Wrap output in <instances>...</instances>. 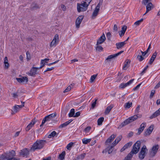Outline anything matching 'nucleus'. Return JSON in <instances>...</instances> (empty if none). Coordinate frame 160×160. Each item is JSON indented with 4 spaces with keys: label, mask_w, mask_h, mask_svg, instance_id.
<instances>
[{
    "label": "nucleus",
    "mask_w": 160,
    "mask_h": 160,
    "mask_svg": "<svg viewBox=\"0 0 160 160\" xmlns=\"http://www.w3.org/2000/svg\"><path fill=\"white\" fill-rule=\"evenodd\" d=\"M143 18H141L140 20L134 23V24L136 26H138L143 21Z\"/></svg>",
    "instance_id": "nucleus-40"
},
{
    "label": "nucleus",
    "mask_w": 160,
    "mask_h": 160,
    "mask_svg": "<svg viewBox=\"0 0 160 160\" xmlns=\"http://www.w3.org/2000/svg\"><path fill=\"white\" fill-rule=\"evenodd\" d=\"M46 141L44 140H37L34 143L30 148L31 151H34L36 150H40L44 146Z\"/></svg>",
    "instance_id": "nucleus-2"
},
{
    "label": "nucleus",
    "mask_w": 160,
    "mask_h": 160,
    "mask_svg": "<svg viewBox=\"0 0 160 160\" xmlns=\"http://www.w3.org/2000/svg\"><path fill=\"white\" fill-rule=\"evenodd\" d=\"M97 76V74H94L92 76L90 79V82L92 83L96 79Z\"/></svg>",
    "instance_id": "nucleus-37"
},
{
    "label": "nucleus",
    "mask_w": 160,
    "mask_h": 160,
    "mask_svg": "<svg viewBox=\"0 0 160 160\" xmlns=\"http://www.w3.org/2000/svg\"><path fill=\"white\" fill-rule=\"evenodd\" d=\"M72 121V120H68V121H67L65 123L61 124L60 126V127L61 128H63V127H65L67 125H68L69 123H70Z\"/></svg>",
    "instance_id": "nucleus-27"
},
{
    "label": "nucleus",
    "mask_w": 160,
    "mask_h": 160,
    "mask_svg": "<svg viewBox=\"0 0 160 160\" xmlns=\"http://www.w3.org/2000/svg\"><path fill=\"white\" fill-rule=\"evenodd\" d=\"M91 141V139H87L84 138L82 139V142L83 143L87 144L89 142Z\"/></svg>",
    "instance_id": "nucleus-33"
},
{
    "label": "nucleus",
    "mask_w": 160,
    "mask_h": 160,
    "mask_svg": "<svg viewBox=\"0 0 160 160\" xmlns=\"http://www.w3.org/2000/svg\"><path fill=\"white\" fill-rule=\"evenodd\" d=\"M24 107L23 105H16L14 107L13 111L15 112H17L20 109Z\"/></svg>",
    "instance_id": "nucleus-24"
},
{
    "label": "nucleus",
    "mask_w": 160,
    "mask_h": 160,
    "mask_svg": "<svg viewBox=\"0 0 160 160\" xmlns=\"http://www.w3.org/2000/svg\"><path fill=\"white\" fill-rule=\"evenodd\" d=\"M160 115V108L155 112H154L150 117V119H152Z\"/></svg>",
    "instance_id": "nucleus-20"
},
{
    "label": "nucleus",
    "mask_w": 160,
    "mask_h": 160,
    "mask_svg": "<svg viewBox=\"0 0 160 160\" xmlns=\"http://www.w3.org/2000/svg\"><path fill=\"white\" fill-rule=\"evenodd\" d=\"M141 83H140L139 84H138V85H137L133 89V90H134V91H135L136 90H137V89H138L139 88V87H140V85H141Z\"/></svg>",
    "instance_id": "nucleus-57"
},
{
    "label": "nucleus",
    "mask_w": 160,
    "mask_h": 160,
    "mask_svg": "<svg viewBox=\"0 0 160 160\" xmlns=\"http://www.w3.org/2000/svg\"><path fill=\"white\" fill-rule=\"evenodd\" d=\"M122 138V136L120 135L119 136L117 137L115 140L117 141V142H118L121 140Z\"/></svg>",
    "instance_id": "nucleus-54"
},
{
    "label": "nucleus",
    "mask_w": 160,
    "mask_h": 160,
    "mask_svg": "<svg viewBox=\"0 0 160 160\" xmlns=\"http://www.w3.org/2000/svg\"><path fill=\"white\" fill-rule=\"evenodd\" d=\"M99 10V9L95 8V9L93 12L92 14V17H96L98 14V13Z\"/></svg>",
    "instance_id": "nucleus-36"
},
{
    "label": "nucleus",
    "mask_w": 160,
    "mask_h": 160,
    "mask_svg": "<svg viewBox=\"0 0 160 160\" xmlns=\"http://www.w3.org/2000/svg\"><path fill=\"white\" fill-rule=\"evenodd\" d=\"M54 69V67H52L50 68H48L47 69L44 71V73H45L47 71H51Z\"/></svg>",
    "instance_id": "nucleus-55"
},
{
    "label": "nucleus",
    "mask_w": 160,
    "mask_h": 160,
    "mask_svg": "<svg viewBox=\"0 0 160 160\" xmlns=\"http://www.w3.org/2000/svg\"><path fill=\"white\" fill-rule=\"evenodd\" d=\"M105 35L104 34H103L98 40L97 44L99 45L105 41Z\"/></svg>",
    "instance_id": "nucleus-17"
},
{
    "label": "nucleus",
    "mask_w": 160,
    "mask_h": 160,
    "mask_svg": "<svg viewBox=\"0 0 160 160\" xmlns=\"http://www.w3.org/2000/svg\"><path fill=\"white\" fill-rule=\"evenodd\" d=\"M113 107V105H110L108 106L105 110V113L107 114H108Z\"/></svg>",
    "instance_id": "nucleus-25"
},
{
    "label": "nucleus",
    "mask_w": 160,
    "mask_h": 160,
    "mask_svg": "<svg viewBox=\"0 0 160 160\" xmlns=\"http://www.w3.org/2000/svg\"><path fill=\"white\" fill-rule=\"evenodd\" d=\"M31 8L33 10H35L39 8V7L37 4L34 3L32 4Z\"/></svg>",
    "instance_id": "nucleus-35"
},
{
    "label": "nucleus",
    "mask_w": 160,
    "mask_h": 160,
    "mask_svg": "<svg viewBox=\"0 0 160 160\" xmlns=\"http://www.w3.org/2000/svg\"><path fill=\"white\" fill-rule=\"evenodd\" d=\"M148 65L146 66L145 68L142 71V72L140 73V74L141 75H143V74L146 71L147 69L148 68Z\"/></svg>",
    "instance_id": "nucleus-51"
},
{
    "label": "nucleus",
    "mask_w": 160,
    "mask_h": 160,
    "mask_svg": "<svg viewBox=\"0 0 160 160\" xmlns=\"http://www.w3.org/2000/svg\"><path fill=\"white\" fill-rule=\"evenodd\" d=\"M113 30L115 32H117L118 31V28L116 24L114 25V27L113 28Z\"/></svg>",
    "instance_id": "nucleus-59"
},
{
    "label": "nucleus",
    "mask_w": 160,
    "mask_h": 160,
    "mask_svg": "<svg viewBox=\"0 0 160 160\" xmlns=\"http://www.w3.org/2000/svg\"><path fill=\"white\" fill-rule=\"evenodd\" d=\"M132 157V156L131 155H130V154H128L124 160H131V158Z\"/></svg>",
    "instance_id": "nucleus-48"
},
{
    "label": "nucleus",
    "mask_w": 160,
    "mask_h": 160,
    "mask_svg": "<svg viewBox=\"0 0 160 160\" xmlns=\"http://www.w3.org/2000/svg\"><path fill=\"white\" fill-rule=\"evenodd\" d=\"M142 115L137 114L135 115L132 116L126 119L124 122H123L122 123H121V124L119 125V128H121L125 126L128 125L129 123H131L133 121L137 119L138 118H140L141 117Z\"/></svg>",
    "instance_id": "nucleus-3"
},
{
    "label": "nucleus",
    "mask_w": 160,
    "mask_h": 160,
    "mask_svg": "<svg viewBox=\"0 0 160 160\" xmlns=\"http://www.w3.org/2000/svg\"><path fill=\"white\" fill-rule=\"evenodd\" d=\"M104 120L103 117H101L98 119L97 121L98 124V125H101L102 124Z\"/></svg>",
    "instance_id": "nucleus-30"
},
{
    "label": "nucleus",
    "mask_w": 160,
    "mask_h": 160,
    "mask_svg": "<svg viewBox=\"0 0 160 160\" xmlns=\"http://www.w3.org/2000/svg\"><path fill=\"white\" fill-rule=\"evenodd\" d=\"M61 8L63 11H65L66 10V7L63 4H61Z\"/></svg>",
    "instance_id": "nucleus-56"
},
{
    "label": "nucleus",
    "mask_w": 160,
    "mask_h": 160,
    "mask_svg": "<svg viewBox=\"0 0 160 160\" xmlns=\"http://www.w3.org/2000/svg\"><path fill=\"white\" fill-rule=\"evenodd\" d=\"M59 42V36L58 34H56L52 41L50 44V47H52L54 46H55L57 44V43Z\"/></svg>",
    "instance_id": "nucleus-8"
},
{
    "label": "nucleus",
    "mask_w": 160,
    "mask_h": 160,
    "mask_svg": "<svg viewBox=\"0 0 160 160\" xmlns=\"http://www.w3.org/2000/svg\"><path fill=\"white\" fill-rule=\"evenodd\" d=\"M75 114V110L73 108L70 111V112L68 114L69 117H71L74 116Z\"/></svg>",
    "instance_id": "nucleus-32"
},
{
    "label": "nucleus",
    "mask_w": 160,
    "mask_h": 160,
    "mask_svg": "<svg viewBox=\"0 0 160 160\" xmlns=\"http://www.w3.org/2000/svg\"><path fill=\"white\" fill-rule=\"evenodd\" d=\"M159 146L158 144L155 145L153 146L152 148L151 153L153 156H154L157 153L158 150L159 149Z\"/></svg>",
    "instance_id": "nucleus-11"
},
{
    "label": "nucleus",
    "mask_w": 160,
    "mask_h": 160,
    "mask_svg": "<svg viewBox=\"0 0 160 160\" xmlns=\"http://www.w3.org/2000/svg\"><path fill=\"white\" fill-rule=\"evenodd\" d=\"M155 91L154 90H152L151 91L150 95V97L151 98H152L153 97L155 93Z\"/></svg>",
    "instance_id": "nucleus-63"
},
{
    "label": "nucleus",
    "mask_w": 160,
    "mask_h": 160,
    "mask_svg": "<svg viewBox=\"0 0 160 160\" xmlns=\"http://www.w3.org/2000/svg\"><path fill=\"white\" fill-rule=\"evenodd\" d=\"M132 104V103L131 102L126 103L124 105V107L125 108H129L131 107Z\"/></svg>",
    "instance_id": "nucleus-34"
},
{
    "label": "nucleus",
    "mask_w": 160,
    "mask_h": 160,
    "mask_svg": "<svg viewBox=\"0 0 160 160\" xmlns=\"http://www.w3.org/2000/svg\"><path fill=\"white\" fill-rule=\"evenodd\" d=\"M141 142L140 141H137L133 145L131 151L129 153L132 156L134 154H136L138 152L140 146Z\"/></svg>",
    "instance_id": "nucleus-4"
},
{
    "label": "nucleus",
    "mask_w": 160,
    "mask_h": 160,
    "mask_svg": "<svg viewBox=\"0 0 160 160\" xmlns=\"http://www.w3.org/2000/svg\"><path fill=\"white\" fill-rule=\"evenodd\" d=\"M91 129V128L90 126H88L85 128L84 130V132H85V133H88Z\"/></svg>",
    "instance_id": "nucleus-38"
},
{
    "label": "nucleus",
    "mask_w": 160,
    "mask_h": 160,
    "mask_svg": "<svg viewBox=\"0 0 160 160\" xmlns=\"http://www.w3.org/2000/svg\"><path fill=\"white\" fill-rule=\"evenodd\" d=\"M127 29V27L126 26H124L122 28V31H124V32H125Z\"/></svg>",
    "instance_id": "nucleus-64"
},
{
    "label": "nucleus",
    "mask_w": 160,
    "mask_h": 160,
    "mask_svg": "<svg viewBox=\"0 0 160 160\" xmlns=\"http://www.w3.org/2000/svg\"><path fill=\"white\" fill-rule=\"evenodd\" d=\"M38 69H39V68L33 67L29 72L27 73V74L31 76L35 77L38 73L37 70Z\"/></svg>",
    "instance_id": "nucleus-5"
},
{
    "label": "nucleus",
    "mask_w": 160,
    "mask_h": 160,
    "mask_svg": "<svg viewBox=\"0 0 160 160\" xmlns=\"http://www.w3.org/2000/svg\"><path fill=\"white\" fill-rule=\"evenodd\" d=\"M80 115V112L79 111L76 113L75 115H74V117H77L79 116Z\"/></svg>",
    "instance_id": "nucleus-60"
},
{
    "label": "nucleus",
    "mask_w": 160,
    "mask_h": 160,
    "mask_svg": "<svg viewBox=\"0 0 160 160\" xmlns=\"http://www.w3.org/2000/svg\"><path fill=\"white\" fill-rule=\"evenodd\" d=\"M46 63L44 60H42L41 62V66L39 68V69H40L43 67L45 66Z\"/></svg>",
    "instance_id": "nucleus-46"
},
{
    "label": "nucleus",
    "mask_w": 160,
    "mask_h": 160,
    "mask_svg": "<svg viewBox=\"0 0 160 160\" xmlns=\"http://www.w3.org/2000/svg\"><path fill=\"white\" fill-rule=\"evenodd\" d=\"M56 113H55L51 114L46 116L43 119V122H46L47 121H49L52 120V119L56 117Z\"/></svg>",
    "instance_id": "nucleus-7"
},
{
    "label": "nucleus",
    "mask_w": 160,
    "mask_h": 160,
    "mask_svg": "<svg viewBox=\"0 0 160 160\" xmlns=\"http://www.w3.org/2000/svg\"><path fill=\"white\" fill-rule=\"evenodd\" d=\"M147 151L146 146H143L139 154V158L140 159L142 160L144 158Z\"/></svg>",
    "instance_id": "nucleus-6"
},
{
    "label": "nucleus",
    "mask_w": 160,
    "mask_h": 160,
    "mask_svg": "<svg viewBox=\"0 0 160 160\" xmlns=\"http://www.w3.org/2000/svg\"><path fill=\"white\" fill-rule=\"evenodd\" d=\"M85 155V153L82 154L78 156L75 159L73 160H78L79 159L82 160L84 158Z\"/></svg>",
    "instance_id": "nucleus-26"
},
{
    "label": "nucleus",
    "mask_w": 160,
    "mask_h": 160,
    "mask_svg": "<svg viewBox=\"0 0 160 160\" xmlns=\"http://www.w3.org/2000/svg\"><path fill=\"white\" fill-rule=\"evenodd\" d=\"M103 2L102 0H100L99 1V3L97 4L96 8L100 9V8L101 5L102 4Z\"/></svg>",
    "instance_id": "nucleus-45"
},
{
    "label": "nucleus",
    "mask_w": 160,
    "mask_h": 160,
    "mask_svg": "<svg viewBox=\"0 0 160 160\" xmlns=\"http://www.w3.org/2000/svg\"><path fill=\"white\" fill-rule=\"evenodd\" d=\"M16 152L13 150H10L2 154L0 157V160H20L19 158L14 157Z\"/></svg>",
    "instance_id": "nucleus-1"
},
{
    "label": "nucleus",
    "mask_w": 160,
    "mask_h": 160,
    "mask_svg": "<svg viewBox=\"0 0 160 160\" xmlns=\"http://www.w3.org/2000/svg\"><path fill=\"white\" fill-rule=\"evenodd\" d=\"M116 135L113 134L108 138L105 142L106 145H109V144L116 137Z\"/></svg>",
    "instance_id": "nucleus-15"
},
{
    "label": "nucleus",
    "mask_w": 160,
    "mask_h": 160,
    "mask_svg": "<svg viewBox=\"0 0 160 160\" xmlns=\"http://www.w3.org/2000/svg\"><path fill=\"white\" fill-rule=\"evenodd\" d=\"M96 49L97 51H101L102 50L103 48L101 46L98 45L96 47Z\"/></svg>",
    "instance_id": "nucleus-49"
},
{
    "label": "nucleus",
    "mask_w": 160,
    "mask_h": 160,
    "mask_svg": "<svg viewBox=\"0 0 160 160\" xmlns=\"http://www.w3.org/2000/svg\"><path fill=\"white\" fill-rule=\"evenodd\" d=\"M73 143L72 142H70L68 143L67 146L66 148L68 150H70L71 149V148L72 147Z\"/></svg>",
    "instance_id": "nucleus-41"
},
{
    "label": "nucleus",
    "mask_w": 160,
    "mask_h": 160,
    "mask_svg": "<svg viewBox=\"0 0 160 160\" xmlns=\"http://www.w3.org/2000/svg\"><path fill=\"white\" fill-rule=\"evenodd\" d=\"M65 154V151H63L59 155V158L60 160H63L64 159Z\"/></svg>",
    "instance_id": "nucleus-31"
},
{
    "label": "nucleus",
    "mask_w": 160,
    "mask_h": 160,
    "mask_svg": "<svg viewBox=\"0 0 160 160\" xmlns=\"http://www.w3.org/2000/svg\"><path fill=\"white\" fill-rule=\"evenodd\" d=\"M157 55V53L156 52H155L152 55L149 62L150 64H152L154 60L156 57Z\"/></svg>",
    "instance_id": "nucleus-23"
},
{
    "label": "nucleus",
    "mask_w": 160,
    "mask_h": 160,
    "mask_svg": "<svg viewBox=\"0 0 160 160\" xmlns=\"http://www.w3.org/2000/svg\"><path fill=\"white\" fill-rule=\"evenodd\" d=\"M146 126L145 122L142 123L140 125V127L138 129V134H140Z\"/></svg>",
    "instance_id": "nucleus-18"
},
{
    "label": "nucleus",
    "mask_w": 160,
    "mask_h": 160,
    "mask_svg": "<svg viewBox=\"0 0 160 160\" xmlns=\"http://www.w3.org/2000/svg\"><path fill=\"white\" fill-rule=\"evenodd\" d=\"M16 80L19 83L23 84H26L28 81V79L27 77H23L21 78H17Z\"/></svg>",
    "instance_id": "nucleus-9"
},
{
    "label": "nucleus",
    "mask_w": 160,
    "mask_h": 160,
    "mask_svg": "<svg viewBox=\"0 0 160 160\" xmlns=\"http://www.w3.org/2000/svg\"><path fill=\"white\" fill-rule=\"evenodd\" d=\"M83 16H79L78 18L77 19L76 21V27L77 28H79L80 26V24L83 18Z\"/></svg>",
    "instance_id": "nucleus-12"
},
{
    "label": "nucleus",
    "mask_w": 160,
    "mask_h": 160,
    "mask_svg": "<svg viewBox=\"0 0 160 160\" xmlns=\"http://www.w3.org/2000/svg\"><path fill=\"white\" fill-rule=\"evenodd\" d=\"M36 122L35 119H32L30 123L26 128L25 130L26 131H29L31 128L34 125Z\"/></svg>",
    "instance_id": "nucleus-16"
},
{
    "label": "nucleus",
    "mask_w": 160,
    "mask_h": 160,
    "mask_svg": "<svg viewBox=\"0 0 160 160\" xmlns=\"http://www.w3.org/2000/svg\"><path fill=\"white\" fill-rule=\"evenodd\" d=\"M92 1V0H85L84 2L86 3V5L88 6L89 4Z\"/></svg>",
    "instance_id": "nucleus-61"
},
{
    "label": "nucleus",
    "mask_w": 160,
    "mask_h": 160,
    "mask_svg": "<svg viewBox=\"0 0 160 160\" xmlns=\"http://www.w3.org/2000/svg\"><path fill=\"white\" fill-rule=\"evenodd\" d=\"M148 50H146L145 51L143 52L142 51H141V52L142 53V55L143 56H145L147 53L148 52Z\"/></svg>",
    "instance_id": "nucleus-62"
},
{
    "label": "nucleus",
    "mask_w": 160,
    "mask_h": 160,
    "mask_svg": "<svg viewBox=\"0 0 160 160\" xmlns=\"http://www.w3.org/2000/svg\"><path fill=\"white\" fill-rule=\"evenodd\" d=\"M97 99H96L95 101L93 102L92 104V108H94L95 107V106L96 103V102L97 101Z\"/></svg>",
    "instance_id": "nucleus-58"
},
{
    "label": "nucleus",
    "mask_w": 160,
    "mask_h": 160,
    "mask_svg": "<svg viewBox=\"0 0 160 160\" xmlns=\"http://www.w3.org/2000/svg\"><path fill=\"white\" fill-rule=\"evenodd\" d=\"M153 129V126L152 125L150 126L145 132V134L146 135H149L152 132Z\"/></svg>",
    "instance_id": "nucleus-21"
},
{
    "label": "nucleus",
    "mask_w": 160,
    "mask_h": 160,
    "mask_svg": "<svg viewBox=\"0 0 160 160\" xmlns=\"http://www.w3.org/2000/svg\"><path fill=\"white\" fill-rule=\"evenodd\" d=\"M19 154L23 157H27L29 154V151L26 148L20 151Z\"/></svg>",
    "instance_id": "nucleus-13"
},
{
    "label": "nucleus",
    "mask_w": 160,
    "mask_h": 160,
    "mask_svg": "<svg viewBox=\"0 0 160 160\" xmlns=\"http://www.w3.org/2000/svg\"><path fill=\"white\" fill-rule=\"evenodd\" d=\"M132 144V142H130L126 144L123 147H124V148L126 149L130 147Z\"/></svg>",
    "instance_id": "nucleus-39"
},
{
    "label": "nucleus",
    "mask_w": 160,
    "mask_h": 160,
    "mask_svg": "<svg viewBox=\"0 0 160 160\" xmlns=\"http://www.w3.org/2000/svg\"><path fill=\"white\" fill-rule=\"evenodd\" d=\"M130 63V61L128 59H127L125 62L124 65L122 69L126 70L129 67Z\"/></svg>",
    "instance_id": "nucleus-19"
},
{
    "label": "nucleus",
    "mask_w": 160,
    "mask_h": 160,
    "mask_svg": "<svg viewBox=\"0 0 160 160\" xmlns=\"http://www.w3.org/2000/svg\"><path fill=\"white\" fill-rule=\"evenodd\" d=\"M134 79H132L131 80H130L129 82H127L124 83V85L125 87L128 85H129L130 84L132 83V82L134 81Z\"/></svg>",
    "instance_id": "nucleus-43"
},
{
    "label": "nucleus",
    "mask_w": 160,
    "mask_h": 160,
    "mask_svg": "<svg viewBox=\"0 0 160 160\" xmlns=\"http://www.w3.org/2000/svg\"><path fill=\"white\" fill-rule=\"evenodd\" d=\"M26 55H27V59L28 60H29L30 59L31 57L30 55V53L28 51H27L26 52Z\"/></svg>",
    "instance_id": "nucleus-53"
},
{
    "label": "nucleus",
    "mask_w": 160,
    "mask_h": 160,
    "mask_svg": "<svg viewBox=\"0 0 160 160\" xmlns=\"http://www.w3.org/2000/svg\"><path fill=\"white\" fill-rule=\"evenodd\" d=\"M56 134V132L55 131H53L48 136V138H51L52 137H54L55 135Z\"/></svg>",
    "instance_id": "nucleus-42"
},
{
    "label": "nucleus",
    "mask_w": 160,
    "mask_h": 160,
    "mask_svg": "<svg viewBox=\"0 0 160 160\" xmlns=\"http://www.w3.org/2000/svg\"><path fill=\"white\" fill-rule=\"evenodd\" d=\"M150 0H142V4L146 5L149 2H150Z\"/></svg>",
    "instance_id": "nucleus-47"
},
{
    "label": "nucleus",
    "mask_w": 160,
    "mask_h": 160,
    "mask_svg": "<svg viewBox=\"0 0 160 160\" xmlns=\"http://www.w3.org/2000/svg\"><path fill=\"white\" fill-rule=\"evenodd\" d=\"M71 89V86H68L66 89H65L63 91L64 92H68L70 91Z\"/></svg>",
    "instance_id": "nucleus-52"
},
{
    "label": "nucleus",
    "mask_w": 160,
    "mask_h": 160,
    "mask_svg": "<svg viewBox=\"0 0 160 160\" xmlns=\"http://www.w3.org/2000/svg\"><path fill=\"white\" fill-rule=\"evenodd\" d=\"M123 52V51H121L119 52L116 53L115 54L111 55H109L108 57L106 59V60L107 61H110L112 59L114 58L121 54Z\"/></svg>",
    "instance_id": "nucleus-10"
},
{
    "label": "nucleus",
    "mask_w": 160,
    "mask_h": 160,
    "mask_svg": "<svg viewBox=\"0 0 160 160\" xmlns=\"http://www.w3.org/2000/svg\"><path fill=\"white\" fill-rule=\"evenodd\" d=\"M81 5H82V7H83L84 8V9H83L82 8V10L80 11H86L88 8V6L86 5V3L84 1H82L81 2V3H80Z\"/></svg>",
    "instance_id": "nucleus-29"
},
{
    "label": "nucleus",
    "mask_w": 160,
    "mask_h": 160,
    "mask_svg": "<svg viewBox=\"0 0 160 160\" xmlns=\"http://www.w3.org/2000/svg\"><path fill=\"white\" fill-rule=\"evenodd\" d=\"M113 146L111 145L108 147V153H111L113 150Z\"/></svg>",
    "instance_id": "nucleus-44"
},
{
    "label": "nucleus",
    "mask_w": 160,
    "mask_h": 160,
    "mask_svg": "<svg viewBox=\"0 0 160 160\" xmlns=\"http://www.w3.org/2000/svg\"><path fill=\"white\" fill-rule=\"evenodd\" d=\"M126 44L125 41L117 43H116V48L118 49L121 48L123 47Z\"/></svg>",
    "instance_id": "nucleus-22"
},
{
    "label": "nucleus",
    "mask_w": 160,
    "mask_h": 160,
    "mask_svg": "<svg viewBox=\"0 0 160 160\" xmlns=\"http://www.w3.org/2000/svg\"><path fill=\"white\" fill-rule=\"evenodd\" d=\"M137 58L139 61H142L144 59V58L142 57V56L139 55H138L137 57Z\"/></svg>",
    "instance_id": "nucleus-50"
},
{
    "label": "nucleus",
    "mask_w": 160,
    "mask_h": 160,
    "mask_svg": "<svg viewBox=\"0 0 160 160\" xmlns=\"http://www.w3.org/2000/svg\"><path fill=\"white\" fill-rule=\"evenodd\" d=\"M82 8L83 9H84L83 7H82V5L80 4V3H78L77 4V10L79 12H84L85 11H80L82 10L81 9Z\"/></svg>",
    "instance_id": "nucleus-28"
},
{
    "label": "nucleus",
    "mask_w": 160,
    "mask_h": 160,
    "mask_svg": "<svg viewBox=\"0 0 160 160\" xmlns=\"http://www.w3.org/2000/svg\"><path fill=\"white\" fill-rule=\"evenodd\" d=\"M153 8V5L151 2H149L146 5V10L143 15L146 14L148 12L151 11Z\"/></svg>",
    "instance_id": "nucleus-14"
}]
</instances>
